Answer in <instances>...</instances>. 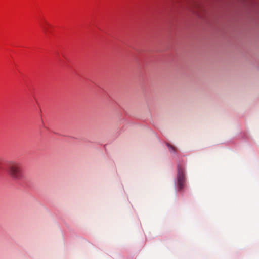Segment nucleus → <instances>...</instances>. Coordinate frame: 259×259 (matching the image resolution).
I'll return each instance as SVG.
<instances>
[{"label":"nucleus","mask_w":259,"mask_h":259,"mask_svg":"<svg viewBox=\"0 0 259 259\" xmlns=\"http://www.w3.org/2000/svg\"><path fill=\"white\" fill-rule=\"evenodd\" d=\"M8 173L15 180H19L23 177L20 164L18 163H11L8 167Z\"/></svg>","instance_id":"f257e3e1"},{"label":"nucleus","mask_w":259,"mask_h":259,"mask_svg":"<svg viewBox=\"0 0 259 259\" xmlns=\"http://www.w3.org/2000/svg\"><path fill=\"white\" fill-rule=\"evenodd\" d=\"M178 188L179 191L183 189L185 183V174L184 169L180 166H178Z\"/></svg>","instance_id":"f03ea898"},{"label":"nucleus","mask_w":259,"mask_h":259,"mask_svg":"<svg viewBox=\"0 0 259 259\" xmlns=\"http://www.w3.org/2000/svg\"><path fill=\"white\" fill-rule=\"evenodd\" d=\"M167 146L169 149V150L170 152H176V148L172 145H170L169 144H167Z\"/></svg>","instance_id":"7ed1b4c3"},{"label":"nucleus","mask_w":259,"mask_h":259,"mask_svg":"<svg viewBox=\"0 0 259 259\" xmlns=\"http://www.w3.org/2000/svg\"><path fill=\"white\" fill-rule=\"evenodd\" d=\"M42 28L45 31H46L47 29L45 27H42Z\"/></svg>","instance_id":"20e7f679"}]
</instances>
